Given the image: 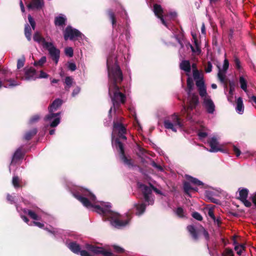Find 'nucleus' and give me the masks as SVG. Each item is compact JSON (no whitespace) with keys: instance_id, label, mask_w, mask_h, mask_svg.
I'll return each mask as SVG.
<instances>
[{"instance_id":"nucleus-1","label":"nucleus","mask_w":256,"mask_h":256,"mask_svg":"<svg viewBox=\"0 0 256 256\" xmlns=\"http://www.w3.org/2000/svg\"><path fill=\"white\" fill-rule=\"evenodd\" d=\"M73 195L86 208H93L98 213L106 216L111 224L115 228H120L128 224L130 219L123 220L120 215L110 210V203L96 201L95 196L88 190L80 188L78 192Z\"/></svg>"},{"instance_id":"nucleus-2","label":"nucleus","mask_w":256,"mask_h":256,"mask_svg":"<svg viewBox=\"0 0 256 256\" xmlns=\"http://www.w3.org/2000/svg\"><path fill=\"white\" fill-rule=\"evenodd\" d=\"M106 64L109 80L108 94L112 102L114 110L116 111L120 104H124L126 100L125 95L120 91L118 86L122 82L123 76L114 56L108 58Z\"/></svg>"},{"instance_id":"nucleus-3","label":"nucleus","mask_w":256,"mask_h":256,"mask_svg":"<svg viewBox=\"0 0 256 256\" xmlns=\"http://www.w3.org/2000/svg\"><path fill=\"white\" fill-rule=\"evenodd\" d=\"M126 130L125 128L121 124L116 122H114V130L112 134V144L119 151L120 157L123 162L128 165L131 166L132 163L130 160H128L124 154V148L123 145L118 138H116L114 142V134L118 132L120 138L126 140V138L124 135L126 133Z\"/></svg>"},{"instance_id":"nucleus-4","label":"nucleus","mask_w":256,"mask_h":256,"mask_svg":"<svg viewBox=\"0 0 256 256\" xmlns=\"http://www.w3.org/2000/svg\"><path fill=\"white\" fill-rule=\"evenodd\" d=\"M67 246L74 253L80 254L81 256H94V254H101L104 256H112V253L107 251L102 248L94 246L87 244L86 246V248L88 252L85 250H80V246L76 242H70L67 244Z\"/></svg>"},{"instance_id":"nucleus-5","label":"nucleus","mask_w":256,"mask_h":256,"mask_svg":"<svg viewBox=\"0 0 256 256\" xmlns=\"http://www.w3.org/2000/svg\"><path fill=\"white\" fill-rule=\"evenodd\" d=\"M187 85L188 88V106H184L182 112L184 114H186L188 118L190 120L192 118L190 111L194 109L198 103V96L196 94H192L191 90L192 89L194 84L192 78H188L187 80Z\"/></svg>"},{"instance_id":"nucleus-6","label":"nucleus","mask_w":256,"mask_h":256,"mask_svg":"<svg viewBox=\"0 0 256 256\" xmlns=\"http://www.w3.org/2000/svg\"><path fill=\"white\" fill-rule=\"evenodd\" d=\"M138 186L142 192L144 200L146 202H148V204H152L154 202V200L152 196V190L158 194H162L160 190L153 186H150L149 187L140 182L138 183Z\"/></svg>"},{"instance_id":"nucleus-7","label":"nucleus","mask_w":256,"mask_h":256,"mask_svg":"<svg viewBox=\"0 0 256 256\" xmlns=\"http://www.w3.org/2000/svg\"><path fill=\"white\" fill-rule=\"evenodd\" d=\"M164 126L166 128L170 129L176 132L178 129L182 128V124L178 116L174 114L168 120H164Z\"/></svg>"},{"instance_id":"nucleus-8","label":"nucleus","mask_w":256,"mask_h":256,"mask_svg":"<svg viewBox=\"0 0 256 256\" xmlns=\"http://www.w3.org/2000/svg\"><path fill=\"white\" fill-rule=\"evenodd\" d=\"M193 77L196 80V86L198 88L200 95L202 96L206 94V88L203 78L197 70H193Z\"/></svg>"},{"instance_id":"nucleus-9","label":"nucleus","mask_w":256,"mask_h":256,"mask_svg":"<svg viewBox=\"0 0 256 256\" xmlns=\"http://www.w3.org/2000/svg\"><path fill=\"white\" fill-rule=\"evenodd\" d=\"M187 230L194 240H197L198 236L202 235L206 240L208 238V234L202 226L196 228L193 226H188Z\"/></svg>"},{"instance_id":"nucleus-10","label":"nucleus","mask_w":256,"mask_h":256,"mask_svg":"<svg viewBox=\"0 0 256 256\" xmlns=\"http://www.w3.org/2000/svg\"><path fill=\"white\" fill-rule=\"evenodd\" d=\"M44 48L48 50L51 58L54 61L56 64H57L60 58V50L51 42L45 43Z\"/></svg>"},{"instance_id":"nucleus-11","label":"nucleus","mask_w":256,"mask_h":256,"mask_svg":"<svg viewBox=\"0 0 256 256\" xmlns=\"http://www.w3.org/2000/svg\"><path fill=\"white\" fill-rule=\"evenodd\" d=\"M60 112H49V114L45 117L44 120L48 122L51 127H56L60 123Z\"/></svg>"},{"instance_id":"nucleus-12","label":"nucleus","mask_w":256,"mask_h":256,"mask_svg":"<svg viewBox=\"0 0 256 256\" xmlns=\"http://www.w3.org/2000/svg\"><path fill=\"white\" fill-rule=\"evenodd\" d=\"M84 36L78 30L73 28L70 26H68L64 32V38L65 40L68 38L73 40L76 38H82Z\"/></svg>"},{"instance_id":"nucleus-13","label":"nucleus","mask_w":256,"mask_h":256,"mask_svg":"<svg viewBox=\"0 0 256 256\" xmlns=\"http://www.w3.org/2000/svg\"><path fill=\"white\" fill-rule=\"evenodd\" d=\"M229 63L226 59H225L222 68H221L220 66H218V76L220 81L226 87V74L227 70L228 68Z\"/></svg>"},{"instance_id":"nucleus-14","label":"nucleus","mask_w":256,"mask_h":256,"mask_svg":"<svg viewBox=\"0 0 256 256\" xmlns=\"http://www.w3.org/2000/svg\"><path fill=\"white\" fill-rule=\"evenodd\" d=\"M203 99V104L207 112L209 114H214L215 110V105L211 100L210 97L208 95L206 92V94L204 96H200Z\"/></svg>"},{"instance_id":"nucleus-15","label":"nucleus","mask_w":256,"mask_h":256,"mask_svg":"<svg viewBox=\"0 0 256 256\" xmlns=\"http://www.w3.org/2000/svg\"><path fill=\"white\" fill-rule=\"evenodd\" d=\"M208 143L210 147L208 150L211 152H216L222 150V145L220 144L218 138L216 136H212L209 138ZM208 150V149L207 148Z\"/></svg>"},{"instance_id":"nucleus-16","label":"nucleus","mask_w":256,"mask_h":256,"mask_svg":"<svg viewBox=\"0 0 256 256\" xmlns=\"http://www.w3.org/2000/svg\"><path fill=\"white\" fill-rule=\"evenodd\" d=\"M238 198L241 202L244 204L246 207H250L252 205L251 202L247 200L248 190L246 188H240L238 189Z\"/></svg>"},{"instance_id":"nucleus-17","label":"nucleus","mask_w":256,"mask_h":256,"mask_svg":"<svg viewBox=\"0 0 256 256\" xmlns=\"http://www.w3.org/2000/svg\"><path fill=\"white\" fill-rule=\"evenodd\" d=\"M153 11L155 15L160 20L162 24L168 27V25L164 18V11L162 6L159 4H155L154 6Z\"/></svg>"},{"instance_id":"nucleus-18","label":"nucleus","mask_w":256,"mask_h":256,"mask_svg":"<svg viewBox=\"0 0 256 256\" xmlns=\"http://www.w3.org/2000/svg\"><path fill=\"white\" fill-rule=\"evenodd\" d=\"M38 78V74L33 68H30L26 72V75L23 79L26 80H34Z\"/></svg>"},{"instance_id":"nucleus-19","label":"nucleus","mask_w":256,"mask_h":256,"mask_svg":"<svg viewBox=\"0 0 256 256\" xmlns=\"http://www.w3.org/2000/svg\"><path fill=\"white\" fill-rule=\"evenodd\" d=\"M44 5L43 0H32L30 4L28 5V8L30 9H38Z\"/></svg>"},{"instance_id":"nucleus-20","label":"nucleus","mask_w":256,"mask_h":256,"mask_svg":"<svg viewBox=\"0 0 256 256\" xmlns=\"http://www.w3.org/2000/svg\"><path fill=\"white\" fill-rule=\"evenodd\" d=\"M236 110L238 114H242L244 113V106L242 99L240 97L238 98L236 101Z\"/></svg>"},{"instance_id":"nucleus-21","label":"nucleus","mask_w":256,"mask_h":256,"mask_svg":"<svg viewBox=\"0 0 256 256\" xmlns=\"http://www.w3.org/2000/svg\"><path fill=\"white\" fill-rule=\"evenodd\" d=\"M134 206L136 210V215L140 216L144 212L146 208V205L144 204L138 202L134 204Z\"/></svg>"},{"instance_id":"nucleus-22","label":"nucleus","mask_w":256,"mask_h":256,"mask_svg":"<svg viewBox=\"0 0 256 256\" xmlns=\"http://www.w3.org/2000/svg\"><path fill=\"white\" fill-rule=\"evenodd\" d=\"M62 101L60 99H56L49 106V112H54L62 105Z\"/></svg>"},{"instance_id":"nucleus-23","label":"nucleus","mask_w":256,"mask_h":256,"mask_svg":"<svg viewBox=\"0 0 256 256\" xmlns=\"http://www.w3.org/2000/svg\"><path fill=\"white\" fill-rule=\"evenodd\" d=\"M22 157V153L20 148H18L14 153L12 162L10 166L13 164H16L18 160H19Z\"/></svg>"},{"instance_id":"nucleus-24","label":"nucleus","mask_w":256,"mask_h":256,"mask_svg":"<svg viewBox=\"0 0 256 256\" xmlns=\"http://www.w3.org/2000/svg\"><path fill=\"white\" fill-rule=\"evenodd\" d=\"M66 20V16L61 14L55 18V25L57 26H62L64 24Z\"/></svg>"},{"instance_id":"nucleus-25","label":"nucleus","mask_w":256,"mask_h":256,"mask_svg":"<svg viewBox=\"0 0 256 256\" xmlns=\"http://www.w3.org/2000/svg\"><path fill=\"white\" fill-rule=\"evenodd\" d=\"M34 40L38 42V44H42L44 48L45 43H48L49 42H47L46 41L44 38H42L40 34L36 32L34 33Z\"/></svg>"},{"instance_id":"nucleus-26","label":"nucleus","mask_w":256,"mask_h":256,"mask_svg":"<svg viewBox=\"0 0 256 256\" xmlns=\"http://www.w3.org/2000/svg\"><path fill=\"white\" fill-rule=\"evenodd\" d=\"M180 69L185 71L186 73L190 72V65L188 60H182L180 64Z\"/></svg>"},{"instance_id":"nucleus-27","label":"nucleus","mask_w":256,"mask_h":256,"mask_svg":"<svg viewBox=\"0 0 256 256\" xmlns=\"http://www.w3.org/2000/svg\"><path fill=\"white\" fill-rule=\"evenodd\" d=\"M190 182H186L184 184V188L185 192L188 194V196L190 195V190L193 191H197L198 188L192 187L190 184Z\"/></svg>"},{"instance_id":"nucleus-28","label":"nucleus","mask_w":256,"mask_h":256,"mask_svg":"<svg viewBox=\"0 0 256 256\" xmlns=\"http://www.w3.org/2000/svg\"><path fill=\"white\" fill-rule=\"evenodd\" d=\"M12 184L16 188H20L22 186V180L18 176H14L12 178Z\"/></svg>"},{"instance_id":"nucleus-29","label":"nucleus","mask_w":256,"mask_h":256,"mask_svg":"<svg viewBox=\"0 0 256 256\" xmlns=\"http://www.w3.org/2000/svg\"><path fill=\"white\" fill-rule=\"evenodd\" d=\"M186 178L188 180L191 184H192L196 186H202L204 184L203 182L200 180H198L196 178H194L190 176L186 175Z\"/></svg>"},{"instance_id":"nucleus-30","label":"nucleus","mask_w":256,"mask_h":256,"mask_svg":"<svg viewBox=\"0 0 256 256\" xmlns=\"http://www.w3.org/2000/svg\"><path fill=\"white\" fill-rule=\"evenodd\" d=\"M32 30L30 26L26 24L24 28V35L28 41L31 40Z\"/></svg>"},{"instance_id":"nucleus-31","label":"nucleus","mask_w":256,"mask_h":256,"mask_svg":"<svg viewBox=\"0 0 256 256\" xmlns=\"http://www.w3.org/2000/svg\"><path fill=\"white\" fill-rule=\"evenodd\" d=\"M234 244L235 245L234 250L238 255H240L244 250V244H238L235 240H234Z\"/></svg>"},{"instance_id":"nucleus-32","label":"nucleus","mask_w":256,"mask_h":256,"mask_svg":"<svg viewBox=\"0 0 256 256\" xmlns=\"http://www.w3.org/2000/svg\"><path fill=\"white\" fill-rule=\"evenodd\" d=\"M240 88L245 92H247V82L246 80L244 79V78L241 76L240 78Z\"/></svg>"},{"instance_id":"nucleus-33","label":"nucleus","mask_w":256,"mask_h":256,"mask_svg":"<svg viewBox=\"0 0 256 256\" xmlns=\"http://www.w3.org/2000/svg\"><path fill=\"white\" fill-rule=\"evenodd\" d=\"M175 213L177 216L180 218H183L186 216V214L185 212L181 207L178 208L175 211Z\"/></svg>"},{"instance_id":"nucleus-34","label":"nucleus","mask_w":256,"mask_h":256,"mask_svg":"<svg viewBox=\"0 0 256 256\" xmlns=\"http://www.w3.org/2000/svg\"><path fill=\"white\" fill-rule=\"evenodd\" d=\"M37 130L36 128L33 129L32 130L26 132L24 136V138L26 140H30L34 135L36 134Z\"/></svg>"},{"instance_id":"nucleus-35","label":"nucleus","mask_w":256,"mask_h":256,"mask_svg":"<svg viewBox=\"0 0 256 256\" xmlns=\"http://www.w3.org/2000/svg\"><path fill=\"white\" fill-rule=\"evenodd\" d=\"M24 212L26 214H28L32 218L36 220H40L39 217L38 216V215L34 212L30 210H24Z\"/></svg>"},{"instance_id":"nucleus-36","label":"nucleus","mask_w":256,"mask_h":256,"mask_svg":"<svg viewBox=\"0 0 256 256\" xmlns=\"http://www.w3.org/2000/svg\"><path fill=\"white\" fill-rule=\"evenodd\" d=\"M73 82L72 78L70 76L66 77L65 79V84L66 86L65 87L66 89L68 90L72 85Z\"/></svg>"},{"instance_id":"nucleus-37","label":"nucleus","mask_w":256,"mask_h":256,"mask_svg":"<svg viewBox=\"0 0 256 256\" xmlns=\"http://www.w3.org/2000/svg\"><path fill=\"white\" fill-rule=\"evenodd\" d=\"M208 132H206V129L204 128L201 130H200L198 132V136L200 140H203L208 136Z\"/></svg>"},{"instance_id":"nucleus-38","label":"nucleus","mask_w":256,"mask_h":256,"mask_svg":"<svg viewBox=\"0 0 256 256\" xmlns=\"http://www.w3.org/2000/svg\"><path fill=\"white\" fill-rule=\"evenodd\" d=\"M108 13L110 18L112 21V26H114L116 24V20L115 19L114 14L111 10H109Z\"/></svg>"},{"instance_id":"nucleus-39","label":"nucleus","mask_w":256,"mask_h":256,"mask_svg":"<svg viewBox=\"0 0 256 256\" xmlns=\"http://www.w3.org/2000/svg\"><path fill=\"white\" fill-rule=\"evenodd\" d=\"M46 57L45 56H44L42 57L38 61L35 62L34 64L35 66H42L46 62Z\"/></svg>"},{"instance_id":"nucleus-40","label":"nucleus","mask_w":256,"mask_h":256,"mask_svg":"<svg viewBox=\"0 0 256 256\" xmlns=\"http://www.w3.org/2000/svg\"><path fill=\"white\" fill-rule=\"evenodd\" d=\"M24 62L25 58L24 56L18 59L17 62V68L19 69L22 68L24 66Z\"/></svg>"},{"instance_id":"nucleus-41","label":"nucleus","mask_w":256,"mask_h":256,"mask_svg":"<svg viewBox=\"0 0 256 256\" xmlns=\"http://www.w3.org/2000/svg\"><path fill=\"white\" fill-rule=\"evenodd\" d=\"M223 256H234V252L232 250L226 248L223 253Z\"/></svg>"},{"instance_id":"nucleus-42","label":"nucleus","mask_w":256,"mask_h":256,"mask_svg":"<svg viewBox=\"0 0 256 256\" xmlns=\"http://www.w3.org/2000/svg\"><path fill=\"white\" fill-rule=\"evenodd\" d=\"M64 52L66 54L70 57H72L73 56V50L70 47L66 48Z\"/></svg>"},{"instance_id":"nucleus-43","label":"nucleus","mask_w":256,"mask_h":256,"mask_svg":"<svg viewBox=\"0 0 256 256\" xmlns=\"http://www.w3.org/2000/svg\"><path fill=\"white\" fill-rule=\"evenodd\" d=\"M28 20L32 30H34L36 27V23L34 20L32 18L30 14L28 16Z\"/></svg>"},{"instance_id":"nucleus-44","label":"nucleus","mask_w":256,"mask_h":256,"mask_svg":"<svg viewBox=\"0 0 256 256\" xmlns=\"http://www.w3.org/2000/svg\"><path fill=\"white\" fill-rule=\"evenodd\" d=\"M8 81L10 82L8 86H4L5 88H9L14 86L19 85V84L17 83L15 80H8Z\"/></svg>"},{"instance_id":"nucleus-45","label":"nucleus","mask_w":256,"mask_h":256,"mask_svg":"<svg viewBox=\"0 0 256 256\" xmlns=\"http://www.w3.org/2000/svg\"><path fill=\"white\" fill-rule=\"evenodd\" d=\"M192 216L194 218L198 220H202V216L198 212H193Z\"/></svg>"},{"instance_id":"nucleus-46","label":"nucleus","mask_w":256,"mask_h":256,"mask_svg":"<svg viewBox=\"0 0 256 256\" xmlns=\"http://www.w3.org/2000/svg\"><path fill=\"white\" fill-rule=\"evenodd\" d=\"M114 248L115 251L117 252L122 253L124 252V250L121 247H120L118 246L114 245L113 246Z\"/></svg>"},{"instance_id":"nucleus-47","label":"nucleus","mask_w":256,"mask_h":256,"mask_svg":"<svg viewBox=\"0 0 256 256\" xmlns=\"http://www.w3.org/2000/svg\"><path fill=\"white\" fill-rule=\"evenodd\" d=\"M68 67L69 70L72 71H74L76 70V66L75 64L73 62H70L68 64Z\"/></svg>"},{"instance_id":"nucleus-48","label":"nucleus","mask_w":256,"mask_h":256,"mask_svg":"<svg viewBox=\"0 0 256 256\" xmlns=\"http://www.w3.org/2000/svg\"><path fill=\"white\" fill-rule=\"evenodd\" d=\"M233 150L236 156H240V153H241L240 151V149L238 147H236V146H233Z\"/></svg>"},{"instance_id":"nucleus-49","label":"nucleus","mask_w":256,"mask_h":256,"mask_svg":"<svg viewBox=\"0 0 256 256\" xmlns=\"http://www.w3.org/2000/svg\"><path fill=\"white\" fill-rule=\"evenodd\" d=\"M48 74L43 71L40 72V75H38V78H47Z\"/></svg>"},{"instance_id":"nucleus-50","label":"nucleus","mask_w":256,"mask_h":256,"mask_svg":"<svg viewBox=\"0 0 256 256\" xmlns=\"http://www.w3.org/2000/svg\"><path fill=\"white\" fill-rule=\"evenodd\" d=\"M212 70V64L210 62H208V66L206 68V72H210Z\"/></svg>"},{"instance_id":"nucleus-51","label":"nucleus","mask_w":256,"mask_h":256,"mask_svg":"<svg viewBox=\"0 0 256 256\" xmlns=\"http://www.w3.org/2000/svg\"><path fill=\"white\" fill-rule=\"evenodd\" d=\"M40 118V117L38 116V115H36V116H34L33 117H32L31 118V119L30 120V123H33V122H34L36 121H38Z\"/></svg>"},{"instance_id":"nucleus-52","label":"nucleus","mask_w":256,"mask_h":256,"mask_svg":"<svg viewBox=\"0 0 256 256\" xmlns=\"http://www.w3.org/2000/svg\"><path fill=\"white\" fill-rule=\"evenodd\" d=\"M152 166L156 168L158 170L162 172L164 170L163 168L160 165L157 164L156 162H152Z\"/></svg>"},{"instance_id":"nucleus-53","label":"nucleus","mask_w":256,"mask_h":256,"mask_svg":"<svg viewBox=\"0 0 256 256\" xmlns=\"http://www.w3.org/2000/svg\"><path fill=\"white\" fill-rule=\"evenodd\" d=\"M206 196H208V198H210L212 202H215V200L213 198H212V194L211 192H210V191L206 192Z\"/></svg>"},{"instance_id":"nucleus-54","label":"nucleus","mask_w":256,"mask_h":256,"mask_svg":"<svg viewBox=\"0 0 256 256\" xmlns=\"http://www.w3.org/2000/svg\"><path fill=\"white\" fill-rule=\"evenodd\" d=\"M80 92V88L78 87L76 88L72 92V96H75L76 94H78Z\"/></svg>"},{"instance_id":"nucleus-55","label":"nucleus","mask_w":256,"mask_h":256,"mask_svg":"<svg viewBox=\"0 0 256 256\" xmlns=\"http://www.w3.org/2000/svg\"><path fill=\"white\" fill-rule=\"evenodd\" d=\"M250 198L252 202L256 206V192L252 194Z\"/></svg>"},{"instance_id":"nucleus-56","label":"nucleus","mask_w":256,"mask_h":256,"mask_svg":"<svg viewBox=\"0 0 256 256\" xmlns=\"http://www.w3.org/2000/svg\"><path fill=\"white\" fill-rule=\"evenodd\" d=\"M234 62H235V66H236V67L238 68V69H240V60L238 59V58H235L234 60Z\"/></svg>"},{"instance_id":"nucleus-57","label":"nucleus","mask_w":256,"mask_h":256,"mask_svg":"<svg viewBox=\"0 0 256 256\" xmlns=\"http://www.w3.org/2000/svg\"><path fill=\"white\" fill-rule=\"evenodd\" d=\"M208 215L211 218H212L214 220H215V217H214V214L212 212V210H210L208 212Z\"/></svg>"},{"instance_id":"nucleus-58","label":"nucleus","mask_w":256,"mask_h":256,"mask_svg":"<svg viewBox=\"0 0 256 256\" xmlns=\"http://www.w3.org/2000/svg\"><path fill=\"white\" fill-rule=\"evenodd\" d=\"M33 223L34 224L40 228H42L44 226V224H42V223H40V222H34Z\"/></svg>"},{"instance_id":"nucleus-59","label":"nucleus","mask_w":256,"mask_h":256,"mask_svg":"<svg viewBox=\"0 0 256 256\" xmlns=\"http://www.w3.org/2000/svg\"><path fill=\"white\" fill-rule=\"evenodd\" d=\"M192 50L194 52H196L198 54H200V48L196 46V50L192 47L191 46Z\"/></svg>"},{"instance_id":"nucleus-60","label":"nucleus","mask_w":256,"mask_h":256,"mask_svg":"<svg viewBox=\"0 0 256 256\" xmlns=\"http://www.w3.org/2000/svg\"><path fill=\"white\" fill-rule=\"evenodd\" d=\"M201 32L202 34H206V29L204 24L203 23L201 28Z\"/></svg>"},{"instance_id":"nucleus-61","label":"nucleus","mask_w":256,"mask_h":256,"mask_svg":"<svg viewBox=\"0 0 256 256\" xmlns=\"http://www.w3.org/2000/svg\"><path fill=\"white\" fill-rule=\"evenodd\" d=\"M129 110L131 114L135 117V120H136V113L134 109L133 108H130Z\"/></svg>"},{"instance_id":"nucleus-62","label":"nucleus","mask_w":256,"mask_h":256,"mask_svg":"<svg viewBox=\"0 0 256 256\" xmlns=\"http://www.w3.org/2000/svg\"><path fill=\"white\" fill-rule=\"evenodd\" d=\"M20 6L22 12H24V6L22 4V0H20Z\"/></svg>"},{"instance_id":"nucleus-63","label":"nucleus","mask_w":256,"mask_h":256,"mask_svg":"<svg viewBox=\"0 0 256 256\" xmlns=\"http://www.w3.org/2000/svg\"><path fill=\"white\" fill-rule=\"evenodd\" d=\"M7 199L8 201H10V202H12L13 201V198L12 197L10 196V194H8L7 196Z\"/></svg>"},{"instance_id":"nucleus-64","label":"nucleus","mask_w":256,"mask_h":256,"mask_svg":"<svg viewBox=\"0 0 256 256\" xmlns=\"http://www.w3.org/2000/svg\"><path fill=\"white\" fill-rule=\"evenodd\" d=\"M21 218L26 223H28V220L25 216H21Z\"/></svg>"}]
</instances>
